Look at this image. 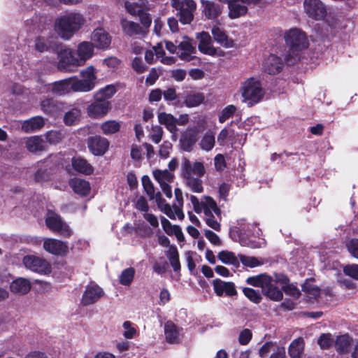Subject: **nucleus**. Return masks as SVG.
Returning <instances> with one entry per match:
<instances>
[{"label": "nucleus", "instance_id": "8fccbe9b", "mask_svg": "<svg viewBox=\"0 0 358 358\" xmlns=\"http://www.w3.org/2000/svg\"><path fill=\"white\" fill-rule=\"evenodd\" d=\"M334 343V338L330 333H323L317 339V344L322 350L329 349L333 345Z\"/></svg>", "mask_w": 358, "mask_h": 358}, {"label": "nucleus", "instance_id": "a211bd4d", "mask_svg": "<svg viewBox=\"0 0 358 358\" xmlns=\"http://www.w3.org/2000/svg\"><path fill=\"white\" fill-rule=\"evenodd\" d=\"M110 105V102L106 100L94 101L87 107V114L92 118L103 117L108 112Z\"/></svg>", "mask_w": 358, "mask_h": 358}, {"label": "nucleus", "instance_id": "603ef678", "mask_svg": "<svg viewBox=\"0 0 358 358\" xmlns=\"http://www.w3.org/2000/svg\"><path fill=\"white\" fill-rule=\"evenodd\" d=\"M142 185L145 192L150 200L154 199L155 187L148 176L145 175L141 178Z\"/></svg>", "mask_w": 358, "mask_h": 358}, {"label": "nucleus", "instance_id": "f03ea898", "mask_svg": "<svg viewBox=\"0 0 358 358\" xmlns=\"http://www.w3.org/2000/svg\"><path fill=\"white\" fill-rule=\"evenodd\" d=\"M206 173L203 164L195 162L192 164L191 162L184 158L181 166V176L185 180L186 185L195 193L203 192V187L201 177Z\"/></svg>", "mask_w": 358, "mask_h": 358}, {"label": "nucleus", "instance_id": "5fc2aeb1", "mask_svg": "<svg viewBox=\"0 0 358 358\" xmlns=\"http://www.w3.org/2000/svg\"><path fill=\"white\" fill-rule=\"evenodd\" d=\"M236 107L234 105H229L224 107L219 115V122L224 123L236 113Z\"/></svg>", "mask_w": 358, "mask_h": 358}, {"label": "nucleus", "instance_id": "3c124183", "mask_svg": "<svg viewBox=\"0 0 358 358\" xmlns=\"http://www.w3.org/2000/svg\"><path fill=\"white\" fill-rule=\"evenodd\" d=\"M243 292L250 301L255 303L258 304L262 301V297L259 290L250 287H244Z\"/></svg>", "mask_w": 358, "mask_h": 358}, {"label": "nucleus", "instance_id": "423d86ee", "mask_svg": "<svg viewBox=\"0 0 358 358\" xmlns=\"http://www.w3.org/2000/svg\"><path fill=\"white\" fill-rule=\"evenodd\" d=\"M95 68L90 66L80 72L82 79L77 80L73 78L71 81V91L87 92L92 90L95 87Z\"/></svg>", "mask_w": 358, "mask_h": 358}, {"label": "nucleus", "instance_id": "4d7b16f0", "mask_svg": "<svg viewBox=\"0 0 358 358\" xmlns=\"http://www.w3.org/2000/svg\"><path fill=\"white\" fill-rule=\"evenodd\" d=\"M282 290L285 292L287 295H289L296 299H298L301 296L299 289L292 284L282 286Z\"/></svg>", "mask_w": 358, "mask_h": 358}, {"label": "nucleus", "instance_id": "bb28decb", "mask_svg": "<svg viewBox=\"0 0 358 358\" xmlns=\"http://www.w3.org/2000/svg\"><path fill=\"white\" fill-rule=\"evenodd\" d=\"M352 338L348 334H345L336 336L334 341V345L336 352L339 355H344L349 352L352 345Z\"/></svg>", "mask_w": 358, "mask_h": 358}, {"label": "nucleus", "instance_id": "f8f14e48", "mask_svg": "<svg viewBox=\"0 0 358 358\" xmlns=\"http://www.w3.org/2000/svg\"><path fill=\"white\" fill-rule=\"evenodd\" d=\"M199 130L197 127H187L180 136V145L182 150L191 152L198 141Z\"/></svg>", "mask_w": 358, "mask_h": 358}, {"label": "nucleus", "instance_id": "5701e85b", "mask_svg": "<svg viewBox=\"0 0 358 358\" xmlns=\"http://www.w3.org/2000/svg\"><path fill=\"white\" fill-rule=\"evenodd\" d=\"M73 169L80 174L90 176L94 173V169L88 161L81 156H74L71 159Z\"/></svg>", "mask_w": 358, "mask_h": 358}, {"label": "nucleus", "instance_id": "13d9d810", "mask_svg": "<svg viewBox=\"0 0 358 358\" xmlns=\"http://www.w3.org/2000/svg\"><path fill=\"white\" fill-rule=\"evenodd\" d=\"M46 143L50 144H57L62 140V134L57 131H48L45 136Z\"/></svg>", "mask_w": 358, "mask_h": 358}, {"label": "nucleus", "instance_id": "c756f323", "mask_svg": "<svg viewBox=\"0 0 358 358\" xmlns=\"http://www.w3.org/2000/svg\"><path fill=\"white\" fill-rule=\"evenodd\" d=\"M158 120L161 124H164L166 128L172 134L178 131L176 127V118L171 114L162 112L158 115Z\"/></svg>", "mask_w": 358, "mask_h": 358}, {"label": "nucleus", "instance_id": "393cba45", "mask_svg": "<svg viewBox=\"0 0 358 358\" xmlns=\"http://www.w3.org/2000/svg\"><path fill=\"white\" fill-rule=\"evenodd\" d=\"M69 184L73 191L81 196H87L90 192V184L85 179L73 178L70 179Z\"/></svg>", "mask_w": 358, "mask_h": 358}, {"label": "nucleus", "instance_id": "a878e982", "mask_svg": "<svg viewBox=\"0 0 358 358\" xmlns=\"http://www.w3.org/2000/svg\"><path fill=\"white\" fill-rule=\"evenodd\" d=\"M26 148L31 153H38L46 150L48 145L41 136H34L27 140Z\"/></svg>", "mask_w": 358, "mask_h": 358}, {"label": "nucleus", "instance_id": "aec40b11", "mask_svg": "<svg viewBox=\"0 0 358 358\" xmlns=\"http://www.w3.org/2000/svg\"><path fill=\"white\" fill-rule=\"evenodd\" d=\"M228 6V17L231 19H237L245 15L248 13V7L241 4L238 0H219Z\"/></svg>", "mask_w": 358, "mask_h": 358}, {"label": "nucleus", "instance_id": "58836bf2", "mask_svg": "<svg viewBox=\"0 0 358 358\" xmlns=\"http://www.w3.org/2000/svg\"><path fill=\"white\" fill-rule=\"evenodd\" d=\"M120 24L123 32L128 36L138 34L141 31V27L138 23L129 21L127 19H122Z\"/></svg>", "mask_w": 358, "mask_h": 358}, {"label": "nucleus", "instance_id": "49530a36", "mask_svg": "<svg viewBox=\"0 0 358 358\" xmlns=\"http://www.w3.org/2000/svg\"><path fill=\"white\" fill-rule=\"evenodd\" d=\"M153 176L159 184L171 182L174 178L173 174L168 170L161 171L158 169L153 171Z\"/></svg>", "mask_w": 358, "mask_h": 358}, {"label": "nucleus", "instance_id": "cd10ccee", "mask_svg": "<svg viewBox=\"0 0 358 358\" xmlns=\"http://www.w3.org/2000/svg\"><path fill=\"white\" fill-rule=\"evenodd\" d=\"M246 283L256 287L262 288V290L265 289V287L270 285L271 282H273L271 276L266 274L261 273L257 275L248 277L246 279Z\"/></svg>", "mask_w": 358, "mask_h": 358}, {"label": "nucleus", "instance_id": "1a4fd4ad", "mask_svg": "<svg viewBox=\"0 0 358 358\" xmlns=\"http://www.w3.org/2000/svg\"><path fill=\"white\" fill-rule=\"evenodd\" d=\"M89 151L94 156L103 155L109 148V141L99 135L90 136L87 139Z\"/></svg>", "mask_w": 358, "mask_h": 358}, {"label": "nucleus", "instance_id": "bf43d9fd", "mask_svg": "<svg viewBox=\"0 0 358 358\" xmlns=\"http://www.w3.org/2000/svg\"><path fill=\"white\" fill-rule=\"evenodd\" d=\"M343 273L355 280H358V264H348L343 267Z\"/></svg>", "mask_w": 358, "mask_h": 358}, {"label": "nucleus", "instance_id": "f257e3e1", "mask_svg": "<svg viewBox=\"0 0 358 358\" xmlns=\"http://www.w3.org/2000/svg\"><path fill=\"white\" fill-rule=\"evenodd\" d=\"M285 41L289 47L285 61L288 65H294L299 60L300 52L308 48V37L304 31L295 27L285 32Z\"/></svg>", "mask_w": 358, "mask_h": 358}, {"label": "nucleus", "instance_id": "2eb2a0df", "mask_svg": "<svg viewBox=\"0 0 358 358\" xmlns=\"http://www.w3.org/2000/svg\"><path fill=\"white\" fill-rule=\"evenodd\" d=\"M41 107L45 114L56 117L64 110L65 103L54 98H46L41 101Z\"/></svg>", "mask_w": 358, "mask_h": 358}, {"label": "nucleus", "instance_id": "c9c22d12", "mask_svg": "<svg viewBox=\"0 0 358 358\" xmlns=\"http://www.w3.org/2000/svg\"><path fill=\"white\" fill-rule=\"evenodd\" d=\"M45 124L44 120L41 116L31 117L24 122L22 129L27 131H34L41 129Z\"/></svg>", "mask_w": 358, "mask_h": 358}, {"label": "nucleus", "instance_id": "473e14b6", "mask_svg": "<svg viewBox=\"0 0 358 358\" xmlns=\"http://www.w3.org/2000/svg\"><path fill=\"white\" fill-rule=\"evenodd\" d=\"M304 350V341L302 338L294 339L289 344L288 354L290 358H301Z\"/></svg>", "mask_w": 358, "mask_h": 358}, {"label": "nucleus", "instance_id": "de8ad7c7", "mask_svg": "<svg viewBox=\"0 0 358 358\" xmlns=\"http://www.w3.org/2000/svg\"><path fill=\"white\" fill-rule=\"evenodd\" d=\"M215 143L214 134L211 131H207L201 140L199 145L202 150L210 151L215 146Z\"/></svg>", "mask_w": 358, "mask_h": 358}, {"label": "nucleus", "instance_id": "338daca9", "mask_svg": "<svg viewBox=\"0 0 358 358\" xmlns=\"http://www.w3.org/2000/svg\"><path fill=\"white\" fill-rule=\"evenodd\" d=\"M347 248L352 256L358 259V239H351L347 244Z\"/></svg>", "mask_w": 358, "mask_h": 358}, {"label": "nucleus", "instance_id": "a18cd8bd", "mask_svg": "<svg viewBox=\"0 0 358 358\" xmlns=\"http://www.w3.org/2000/svg\"><path fill=\"white\" fill-rule=\"evenodd\" d=\"M302 291L310 295L313 299L317 300L320 296V288L311 284L308 280L302 285Z\"/></svg>", "mask_w": 358, "mask_h": 358}, {"label": "nucleus", "instance_id": "79ce46f5", "mask_svg": "<svg viewBox=\"0 0 358 358\" xmlns=\"http://www.w3.org/2000/svg\"><path fill=\"white\" fill-rule=\"evenodd\" d=\"M80 110L76 108L66 112L64 115V123L67 126L77 124L80 120Z\"/></svg>", "mask_w": 358, "mask_h": 358}, {"label": "nucleus", "instance_id": "e2e57ef3", "mask_svg": "<svg viewBox=\"0 0 358 358\" xmlns=\"http://www.w3.org/2000/svg\"><path fill=\"white\" fill-rule=\"evenodd\" d=\"M206 238L214 245L220 246L222 245L221 240L219 236L213 231L206 229L204 232Z\"/></svg>", "mask_w": 358, "mask_h": 358}, {"label": "nucleus", "instance_id": "dca6fc26", "mask_svg": "<svg viewBox=\"0 0 358 358\" xmlns=\"http://www.w3.org/2000/svg\"><path fill=\"white\" fill-rule=\"evenodd\" d=\"M212 284L217 296H222L225 294L226 296L231 297L237 294V290L233 282H225L216 278L213 280Z\"/></svg>", "mask_w": 358, "mask_h": 358}, {"label": "nucleus", "instance_id": "412c9836", "mask_svg": "<svg viewBox=\"0 0 358 358\" xmlns=\"http://www.w3.org/2000/svg\"><path fill=\"white\" fill-rule=\"evenodd\" d=\"M91 38L94 47L99 49H107L111 43L110 36L101 28L94 29Z\"/></svg>", "mask_w": 358, "mask_h": 358}, {"label": "nucleus", "instance_id": "7ed1b4c3", "mask_svg": "<svg viewBox=\"0 0 358 358\" xmlns=\"http://www.w3.org/2000/svg\"><path fill=\"white\" fill-rule=\"evenodd\" d=\"M85 23V18L78 13H70L58 17L55 24V30L64 41L71 39Z\"/></svg>", "mask_w": 358, "mask_h": 358}, {"label": "nucleus", "instance_id": "f3484780", "mask_svg": "<svg viewBox=\"0 0 358 358\" xmlns=\"http://www.w3.org/2000/svg\"><path fill=\"white\" fill-rule=\"evenodd\" d=\"M58 69L61 71H70L71 66H81L78 59L73 56L70 50H61L58 54Z\"/></svg>", "mask_w": 358, "mask_h": 358}, {"label": "nucleus", "instance_id": "c03bdc74", "mask_svg": "<svg viewBox=\"0 0 358 358\" xmlns=\"http://www.w3.org/2000/svg\"><path fill=\"white\" fill-rule=\"evenodd\" d=\"M135 273V269L133 267L124 269L119 278L120 283L124 286L131 285L134 280Z\"/></svg>", "mask_w": 358, "mask_h": 358}, {"label": "nucleus", "instance_id": "39448f33", "mask_svg": "<svg viewBox=\"0 0 358 358\" xmlns=\"http://www.w3.org/2000/svg\"><path fill=\"white\" fill-rule=\"evenodd\" d=\"M171 6L177 10V16L182 24H189L194 20L196 3L194 0H171Z\"/></svg>", "mask_w": 358, "mask_h": 358}, {"label": "nucleus", "instance_id": "680f3d73", "mask_svg": "<svg viewBox=\"0 0 358 358\" xmlns=\"http://www.w3.org/2000/svg\"><path fill=\"white\" fill-rule=\"evenodd\" d=\"M252 338V331L248 329H245L239 334L238 342L241 345H245L249 343Z\"/></svg>", "mask_w": 358, "mask_h": 358}, {"label": "nucleus", "instance_id": "6ab92c4d", "mask_svg": "<svg viewBox=\"0 0 358 358\" xmlns=\"http://www.w3.org/2000/svg\"><path fill=\"white\" fill-rule=\"evenodd\" d=\"M202 12L208 20H217L222 14L223 6L209 0H201Z\"/></svg>", "mask_w": 358, "mask_h": 358}, {"label": "nucleus", "instance_id": "69168bd1", "mask_svg": "<svg viewBox=\"0 0 358 358\" xmlns=\"http://www.w3.org/2000/svg\"><path fill=\"white\" fill-rule=\"evenodd\" d=\"M159 77V73L155 68H152L145 79V85L151 86L155 84Z\"/></svg>", "mask_w": 358, "mask_h": 358}, {"label": "nucleus", "instance_id": "ea45409f", "mask_svg": "<svg viewBox=\"0 0 358 358\" xmlns=\"http://www.w3.org/2000/svg\"><path fill=\"white\" fill-rule=\"evenodd\" d=\"M217 257L224 264H231L236 268L240 265L238 257H237L233 252L222 250L218 253Z\"/></svg>", "mask_w": 358, "mask_h": 358}, {"label": "nucleus", "instance_id": "0eeeda50", "mask_svg": "<svg viewBox=\"0 0 358 358\" xmlns=\"http://www.w3.org/2000/svg\"><path fill=\"white\" fill-rule=\"evenodd\" d=\"M24 266L40 274H49L52 271L51 264L45 259L35 255H26L22 259Z\"/></svg>", "mask_w": 358, "mask_h": 358}, {"label": "nucleus", "instance_id": "9b49d317", "mask_svg": "<svg viewBox=\"0 0 358 358\" xmlns=\"http://www.w3.org/2000/svg\"><path fill=\"white\" fill-rule=\"evenodd\" d=\"M285 62L282 57L270 54L264 59L262 64V69L264 72L269 75H278L284 69Z\"/></svg>", "mask_w": 358, "mask_h": 358}, {"label": "nucleus", "instance_id": "4be33fe9", "mask_svg": "<svg viewBox=\"0 0 358 358\" xmlns=\"http://www.w3.org/2000/svg\"><path fill=\"white\" fill-rule=\"evenodd\" d=\"M211 34L214 41L222 47L225 48L234 47V40L228 36L223 28L220 27V23L213 26L211 29Z\"/></svg>", "mask_w": 358, "mask_h": 358}, {"label": "nucleus", "instance_id": "37998d69", "mask_svg": "<svg viewBox=\"0 0 358 358\" xmlns=\"http://www.w3.org/2000/svg\"><path fill=\"white\" fill-rule=\"evenodd\" d=\"M120 128V123L115 120H107L101 125V129L106 135L114 134L118 132Z\"/></svg>", "mask_w": 358, "mask_h": 358}, {"label": "nucleus", "instance_id": "0e129e2a", "mask_svg": "<svg viewBox=\"0 0 358 358\" xmlns=\"http://www.w3.org/2000/svg\"><path fill=\"white\" fill-rule=\"evenodd\" d=\"M198 49L199 50L207 55L210 56H215L217 55V50L215 47L212 45V44L209 45H204L203 44H199L198 45Z\"/></svg>", "mask_w": 358, "mask_h": 358}, {"label": "nucleus", "instance_id": "6e6d98bb", "mask_svg": "<svg viewBox=\"0 0 358 358\" xmlns=\"http://www.w3.org/2000/svg\"><path fill=\"white\" fill-rule=\"evenodd\" d=\"M124 7L127 11L132 15H138L143 10L142 5L137 2L126 1Z\"/></svg>", "mask_w": 358, "mask_h": 358}, {"label": "nucleus", "instance_id": "2f4dec72", "mask_svg": "<svg viewBox=\"0 0 358 358\" xmlns=\"http://www.w3.org/2000/svg\"><path fill=\"white\" fill-rule=\"evenodd\" d=\"M166 256L169 263L176 273H180L181 265L180 262V256L178 250L176 245H171L170 249L166 252Z\"/></svg>", "mask_w": 358, "mask_h": 358}, {"label": "nucleus", "instance_id": "052dcab7", "mask_svg": "<svg viewBox=\"0 0 358 358\" xmlns=\"http://www.w3.org/2000/svg\"><path fill=\"white\" fill-rule=\"evenodd\" d=\"M131 66L133 69L138 73H143L148 69L141 57H136L132 60Z\"/></svg>", "mask_w": 358, "mask_h": 358}, {"label": "nucleus", "instance_id": "ddd939ff", "mask_svg": "<svg viewBox=\"0 0 358 358\" xmlns=\"http://www.w3.org/2000/svg\"><path fill=\"white\" fill-rule=\"evenodd\" d=\"M45 224L51 231L58 232L64 237L68 238L71 236V230L69 227L64 223L61 217L57 214L46 217Z\"/></svg>", "mask_w": 358, "mask_h": 358}, {"label": "nucleus", "instance_id": "72a5a7b5", "mask_svg": "<svg viewBox=\"0 0 358 358\" xmlns=\"http://www.w3.org/2000/svg\"><path fill=\"white\" fill-rule=\"evenodd\" d=\"M262 294L273 301H280L283 298V294L277 286L273 284V282H270V285L265 287L264 290H262Z\"/></svg>", "mask_w": 358, "mask_h": 358}, {"label": "nucleus", "instance_id": "9d476101", "mask_svg": "<svg viewBox=\"0 0 358 358\" xmlns=\"http://www.w3.org/2000/svg\"><path fill=\"white\" fill-rule=\"evenodd\" d=\"M43 247L48 253L55 256H66L69 252V246L66 242L48 238L44 240Z\"/></svg>", "mask_w": 358, "mask_h": 358}, {"label": "nucleus", "instance_id": "b1692460", "mask_svg": "<svg viewBox=\"0 0 358 358\" xmlns=\"http://www.w3.org/2000/svg\"><path fill=\"white\" fill-rule=\"evenodd\" d=\"M94 49V45L92 42L83 41L78 44L77 55L80 65H84L85 62L93 56Z\"/></svg>", "mask_w": 358, "mask_h": 358}, {"label": "nucleus", "instance_id": "c85d7f7f", "mask_svg": "<svg viewBox=\"0 0 358 358\" xmlns=\"http://www.w3.org/2000/svg\"><path fill=\"white\" fill-rule=\"evenodd\" d=\"M71 81H73V77L54 82L52 83V92L59 95H64L70 92L71 90Z\"/></svg>", "mask_w": 358, "mask_h": 358}, {"label": "nucleus", "instance_id": "4468645a", "mask_svg": "<svg viewBox=\"0 0 358 358\" xmlns=\"http://www.w3.org/2000/svg\"><path fill=\"white\" fill-rule=\"evenodd\" d=\"M104 294L103 289L97 284L88 285L83 294L80 303L87 306L97 302Z\"/></svg>", "mask_w": 358, "mask_h": 358}, {"label": "nucleus", "instance_id": "20e7f679", "mask_svg": "<svg viewBox=\"0 0 358 358\" xmlns=\"http://www.w3.org/2000/svg\"><path fill=\"white\" fill-rule=\"evenodd\" d=\"M241 96L248 107H252L264 99L266 92L261 81L254 77L246 79L242 84Z\"/></svg>", "mask_w": 358, "mask_h": 358}, {"label": "nucleus", "instance_id": "774afa93", "mask_svg": "<svg viewBox=\"0 0 358 358\" xmlns=\"http://www.w3.org/2000/svg\"><path fill=\"white\" fill-rule=\"evenodd\" d=\"M35 48L40 52L48 51L49 46L45 38L43 37L37 38L35 41Z\"/></svg>", "mask_w": 358, "mask_h": 358}, {"label": "nucleus", "instance_id": "09e8293b", "mask_svg": "<svg viewBox=\"0 0 358 358\" xmlns=\"http://www.w3.org/2000/svg\"><path fill=\"white\" fill-rule=\"evenodd\" d=\"M240 262L245 266L250 268H255L261 266L263 262L255 257L246 256L244 255H238Z\"/></svg>", "mask_w": 358, "mask_h": 358}, {"label": "nucleus", "instance_id": "e433bc0d", "mask_svg": "<svg viewBox=\"0 0 358 358\" xmlns=\"http://www.w3.org/2000/svg\"><path fill=\"white\" fill-rule=\"evenodd\" d=\"M205 100V96L201 92H189L185 96L184 103L189 108L196 107Z\"/></svg>", "mask_w": 358, "mask_h": 358}, {"label": "nucleus", "instance_id": "864d4df0", "mask_svg": "<svg viewBox=\"0 0 358 358\" xmlns=\"http://www.w3.org/2000/svg\"><path fill=\"white\" fill-rule=\"evenodd\" d=\"M116 92V89L114 85H108L104 88L101 89L99 93L96 94V96L97 99H103V100L111 98Z\"/></svg>", "mask_w": 358, "mask_h": 358}, {"label": "nucleus", "instance_id": "4c0bfd02", "mask_svg": "<svg viewBox=\"0 0 358 358\" xmlns=\"http://www.w3.org/2000/svg\"><path fill=\"white\" fill-rule=\"evenodd\" d=\"M205 202H203V213L206 216H212L213 212L215 213L217 215H220L221 210L217 206L216 201L209 196H206L204 197Z\"/></svg>", "mask_w": 358, "mask_h": 358}, {"label": "nucleus", "instance_id": "a19ab883", "mask_svg": "<svg viewBox=\"0 0 358 358\" xmlns=\"http://www.w3.org/2000/svg\"><path fill=\"white\" fill-rule=\"evenodd\" d=\"M52 175V169L49 164L45 162L42 163V166H40L34 174V179L36 182H44L48 181L50 179Z\"/></svg>", "mask_w": 358, "mask_h": 358}, {"label": "nucleus", "instance_id": "7c9ffc66", "mask_svg": "<svg viewBox=\"0 0 358 358\" xmlns=\"http://www.w3.org/2000/svg\"><path fill=\"white\" fill-rule=\"evenodd\" d=\"M10 289L13 293L24 294L30 291L31 284L28 280L20 278L11 282Z\"/></svg>", "mask_w": 358, "mask_h": 358}, {"label": "nucleus", "instance_id": "6e6552de", "mask_svg": "<svg viewBox=\"0 0 358 358\" xmlns=\"http://www.w3.org/2000/svg\"><path fill=\"white\" fill-rule=\"evenodd\" d=\"M303 8L306 15L315 20L324 19L327 13L326 6L320 0H305Z\"/></svg>", "mask_w": 358, "mask_h": 358}, {"label": "nucleus", "instance_id": "f704fd0d", "mask_svg": "<svg viewBox=\"0 0 358 358\" xmlns=\"http://www.w3.org/2000/svg\"><path fill=\"white\" fill-rule=\"evenodd\" d=\"M164 334L166 341L169 343H174L178 340L179 332L177 326L169 320L164 324Z\"/></svg>", "mask_w": 358, "mask_h": 358}]
</instances>
